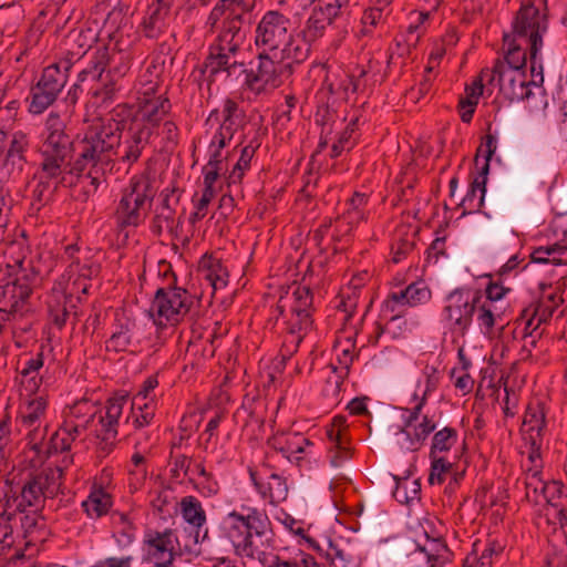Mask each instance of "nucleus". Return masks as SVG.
Instances as JSON below:
<instances>
[{
	"mask_svg": "<svg viewBox=\"0 0 567 567\" xmlns=\"http://www.w3.org/2000/svg\"><path fill=\"white\" fill-rule=\"evenodd\" d=\"M432 468L429 476V483L433 484H443L447 476L451 477V481L454 483H458V481L464 476L465 471L462 472L454 471V463H431Z\"/></svg>",
	"mask_w": 567,
	"mask_h": 567,
	"instance_id": "54",
	"label": "nucleus"
},
{
	"mask_svg": "<svg viewBox=\"0 0 567 567\" xmlns=\"http://www.w3.org/2000/svg\"><path fill=\"white\" fill-rule=\"evenodd\" d=\"M341 17V0H316L301 30L305 31L306 38L316 43L326 35L329 28L338 27Z\"/></svg>",
	"mask_w": 567,
	"mask_h": 567,
	"instance_id": "14",
	"label": "nucleus"
},
{
	"mask_svg": "<svg viewBox=\"0 0 567 567\" xmlns=\"http://www.w3.org/2000/svg\"><path fill=\"white\" fill-rule=\"evenodd\" d=\"M240 50L234 47L215 41L208 47V54L204 60V71H208L209 78L214 79L219 73H226L227 78L233 76L239 71L243 73L244 62H238L235 58Z\"/></svg>",
	"mask_w": 567,
	"mask_h": 567,
	"instance_id": "20",
	"label": "nucleus"
},
{
	"mask_svg": "<svg viewBox=\"0 0 567 567\" xmlns=\"http://www.w3.org/2000/svg\"><path fill=\"white\" fill-rule=\"evenodd\" d=\"M78 436L79 434L69 431L68 425L63 423V425L51 436L45 450H43V444L41 443V457H38L37 460L49 458L59 452L62 453L70 451L72 442Z\"/></svg>",
	"mask_w": 567,
	"mask_h": 567,
	"instance_id": "43",
	"label": "nucleus"
},
{
	"mask_svg": "<svg viewBox=\"0 0 567 567\" xmlns=\"http://www.w3.org/2000/svg\"><path fill=\"white\" fill-rule=\"evenodd\" d=\"M29 252V247L25 246L23 241L10 243L6 255L10 258L11 261H9L6 267H10V270L12 271H18L22 268H27L28 266L25 265H31L34 270H40L33 258H28Z\"/></svg>",
	"mask_w": 567,
	"mask_h": 567,
	"instance_id": "47",
	"label": "nucleus"
},
{
	"mask_svg": "<svg viewBox=\"0 0 567 567\" xmlns=\"http://www.w3.org/2000/svg\"><path fill=\"white\" fill-rule=\"evenodd\" d=\"M105 54H101L99 47L91 53L87 66L83 68L78 74V81L85 85L87 84H97L99 82L104 83L106 81V76L103 78L105 72L104 61Z\"/></svg>",
	"mask_w": 567,
	"mask_h": 567,
	"instance_id": "44",
	"label": "nucleus"
},
{
	"mask_svg": "<svg viewBox=\"0 0 567 567\" xmlns=\"http://www.w3.org/2000/svg\"><path fill=\"white\" fill-rule=\"evenodd\" d=\"M132 424L135 429H142L151 424L155 416L156 402L155 401H141L134 404L132 401Z\"/></svg>",
	"mask_w": 567,
	"mask_h": 567,
	"instance_id": "51",
	"label": "nucleus"
},
{
	"mask_svg": "<svg viewBox=\"0 0 567 567\" xmlns=\"http://www.w3.org/2000/svg\"><path fill=\"white\" fill-rule=\"evenodd\" d=\"M432 292L424 281H415L410 284L400 292H392L383 302V312L394 313L398 306L416 307L424 305L431 300Z\"/></svg>",
	"mask_w": 567,
	"mask_h": 567,
	"instance_id": "26",
	"label": "nucleus"
},
{
	"mask_svg": "<svg viewBox=\"0 0 567 567\" xmlns=\"http://www.w3.org/2000/svg\"><path fill=\"white\" fill-rule=\"evenodd\" d=\"M167 287L158 288L155 292L152 309L157 315L155 321L159 326H176L189 312L194 303L193 296L184 288L177 287L176 277Z\"/></svg>",
	"mask_w": 567,
	"mask_h": 567,
	"instance_id": "8",
	"label": "nucleus"
},
{
	"mask_svg": "<svg viewBox=\"0 0 567 567\" xmlns=\"http://www.w3.org/2000/svg\"><path fill=\"white\" fill-rule=\"evenodd\" d=\"M313 296L311 289L307 286H297L291 296L280 297L276 309L279 316L286 317V312H290L288 321L303 326V328H311L312 311H313Z\"/></svg>",
	"mask_w": 567,
	"mask_h": 567,
	"instance_id": "18",
	"label": "nucleus"
},
{
	"mask_svg": "<svg viewBox=\"0 0 567 567\" xmlns=\"http://www.w3.org/2000/svg\"><path fill=\"white\" fill-rule=\"evenodd\" d=\"M135 321L125 316L124 312H116L111 337L106 340L107 351L123 352L128 349L133 340Z\"/></svg>",
	"mask_w": 567,
	"mask_h": 567,
	"instance_id": "30",
	"label": "nucleus"
},
{
	"mask_svg": "<svg viewBox=\"0 0 567 567\" xmlns=\"http://www.w3.org/2000/svg\"><path fill=\"white\" fill-rule=\"evenodd\" d=\"M369 197L364 193L355 192L347 202V210L342 214L350 225H359L367 218Z\"/></svg>",
	"mask_w": 567,
	"mask_h": 567,
	"instance_id": "50",
	"label": "nucleus"
},
{
	"mask_svg": "<svg viewBox=\"0 0 567 567\" xmlns=\"http://www.w3.org/2000/svg\"><path fill=\"white\" fill-rule=\"evenodd\" d=\"M513 30L508 35L523 40L528 47L543 48V35L548 30L546 0H527L522 3L512 23Z\"/></svg>",
	"mask_w": 567,
	"mask_h": 567,
	"instance_id": "7",
	"label": "nucleus"
},
{
	"mask_svg": "<svg viewBox=\"0 0 567 567\" xmlns=\"http://www.w3.org/2000/svg\"><path fill=\"white\" fill-rule=\"evenodd\" d=\"M223 121L220 123L241 127L245 122V112L237 101L231 97L225 99L223 103Z\"/></svg>",
	"mask_w": 567,
	"mask_h": 567,
	"instance_id": "58",
	"label": "nucleus"
},
{
	"mask_svg": "<svg viewBox=\"0 0 567 567\" xmlns=\"http://www.w3.org/2000/svg\"><path fill=\"white\" fill-rule=\"evenodd\" d=\"M305 31H293L290 33V40L287 41L284 47H281L279 54L275 55L276 58H280L281 61H290L292 63H302L305 62L310 53L311 47L315 43L308 37H305Z\"/></svg>",
	"mask_w": 567,
	"mask_h": 567,
	"instance_id": "31",
	"label": "nucleus"
},
{
	"mask_svg": "<svg viewBox=\"0 0 567 567\" xmlns=\"http://www.w3.org/2000/svg\"><path fill=\"white\" fill-rule=\"evenodd\" d=\"M131 109L117 105L111 112V117L86 130V140L81 146V156L76 167L110 166L112 172L123 168L128 174L146 150L152 136L148 125L132 120Z\"/></svg>",
	"mask_w": 567,
	"mask_h": 567,
	"instance_id": "1",
	"label": "nucleus"
},
{
	"mask_svg": "<svg viewBox=\"0 0 567 567\" xmlns=\"http://www.w3.org/2000/svg\"><path fill=\"white\" fill-rule=\"evenodd\" d=\"M486 193V186H484V182L480 179L472 181L470 189L467 190L466 195L462 199L461 205L465 209H480L483 206L484 197Z\"/></svg>",
	"mask_w": 567,
	"mask_h": 567,
	"instance_id": "59",
	"label": "nucleus"
},
{
	"mask_svg": "<svg viewBox=\"0 0 567 567\" xmlns=\"http://www.w3.org/2000/svg\"><path fill=\"white\" fill-rule=\"evenodd\" d=\"M540 473L539 468H528L526 471L525 499L534 506L542 504V495L547 486V482L540 477Z\"/></svg>",
	"mask_w": 567,
	"mask_h": 567,
	"instance_id": "46",
	"label": "nucleus"
},
{
	"mask_svg": "<svg viewBox=\"0 0 567 567\" xmlns=\"http://www.w3.org/2000/svg\"><path fill=\"white\" fill-rule=\"evenodd\" d=\"M259 146L260 142L258 141L257 137H255L249 142L248 145L243 147L239 159L237 161L236 165L233 167L228 176L229 184H236L241 182L245 172L250 168V162Z\"/></svg>",
	"mask_w": 567,
	"mask_h": 567,
	"instance_id": "48",
	"label": "nucleus"
},
{
	"mask_svg": "<svg viewBox=\"0 0 567 567\" xmlns=\"http://www.w3.org/2000/svg\"><path fill=\"white\" fill-rule=\"evenodd\" d=\"M43 346H41L40 351L22 363L20 374H21V383L24 384L28 382V390L30 392H34L38 390L40 384V379L38 378L39 370L43 367Z\"/></svg>",
	"mask_w": 567,
	"mask_h": 567,
	"instance_id": "49",
	"label": "nucleus"
},
{
	"mask_svg": "<svg viewBox=\"0 0 567 567\" xmlns=\"http://www.w3.org/2000/svg\"><path fill=\"white\" fill-rule=\"evenodd\" d=\"M413 471L414 465L411 464L402 476L390 474L395 482L393 497L401 504H410L421 498V480L419 477L411 480Z\"/></svg>",
	"mask_w": 567,
	"mask_h": 567,
	"instance_id": "35",
	"label": "nucleus"
},
{
	"mask_svg": "<svg viewBox=\"0 0 567 567\" xmlns=\"http://www.w3.org/2000/svg\"><path fill=\"white\" fill-rule=\"evenodd\" d=\"M64 256L70 261L68 266L69 278L74 277L73 289L86 295L91 287L87 281L96 278L101 272V265L94 258L92 250L71 244L64 247Z\"/></svg>",
	"mask_w": 567,
	"mask_h": 567,
	"instance_id": "13",
	"label": "nucleus"
},
{
	"mask_svg": "<svg viewBox=\"0 0 567 567\" xmlns=\"http://www.w3.org/2000/svg\"><path fill=\"white\" fill-rule=\"evenodd\" d=\"M326 558L330 561L331 567H352L353 557L344 549L340 548L337 543L329 539L328 549L324 553Z\"/></svg>",
	"mask_w": 567,
	"mask_h": 567,
	"instance_id": "60",
	"label": "nucleus"
},
{
	"mask_svg": "<svg viewBox=\"0 0 567 567\" xmlns=\"http://www.w3.org/2000/svg\"><path fill=\"white\" fill-rule=\"evenodd\" d=\"M47 404L43 396H37L29 401L20 413L22 425L30 429L25 436L23 461H37L38 457H41L40 446L45 436V429L40 426V420L45 413Z\"/></svg>",
	"mask_w": 567,
	"mask_h": 567,
	"instance_id": "15",
	"label": "nucleus"
},
{
	"mask_svg": "<svg viewBox=\"0 0 567 567\" xmlns=\"http://www.w3.org/2000/svg\"><path fill=\"white\" fill-rule=\"evenodd\" d=\"M496 72L498 73L499 92L506 100L514 102L530 97L533 84L527 79L526 71L511 69L506 63H499Z\"/></svg>",
	"mask_w": 567,
	"mask_h": 567,
	"instance_id": "22",
	"label": "nucleus"
},
{
	"mask_svg": "<svg viewBox=\"0 0 567 567\" xmlns=\"http://www.w3.org/2000/svg\"><path fill=\"white\" fill-rule=\"evenodd\" d=\"M228 519L226 535L236 554L252 558L255 554L265 553L264 545L265 540H268L266 536L270 530V522L266 514L256 508L246 516L234 511L229 513Z\"/></svg>",
	"mask_w": 567,
	"mask_h": 567,
	"instance_id": "4",
	"label": "nucleus"
},
{
	"mask_svg": "<svg viewBox=\"0 0 567 567\" xmlns=\"http://www.w3.org/2000/svg\"><path fill=\"white\" fill-rule=\"evenodd\" d=\"M546 426V413L544 404L539 401L528 404L523 421L524 431L529 437L528 461L542 458L540 442L542 433Z\"/></svg>",
	"mask_w": 567,
	"mask_h": 567,
	"instance_id": "24",
	"label": "nucleus"
},
{
	"mask_svg": "<svg viewBox=\"0 0 567 567\" xmlns=\"http://www.w3.org/2000/svg\"><path fill=\"white\" fill-rule=\"evenodd\" d=\"M530 259L536 264L563 265L567 262V246L558 243L533 248Z\"/></svg>",
	"mask_w": 567,
	"mask_h": 567,
	"instance_id": "45",
	"label": "nucleus"
},
{
	"mask_svg": "<svg viewBox=\"0 0 567 567\" xmlns=\"http://www.w3.org/2000/svg\"><path fill=\"white\" fill-rule=\"evenodd\" d=\"M248 472L255 488L264 499L277 505L287 498V477L278 474L270 463L250 466Z\"/></svg>",
	"mask_w": 567,
	"mask_h": 567,
	"instance_id": "16",
	"label": "nucleus"
},
{
	"mask_svg": "<svg viewBox=\"0 0 567 567\" xmlns=\"http://www.w3.org/2000/svg\"><path fill=\"white\" fill-rule=\"evenodd\" d=\"M126 403L127 395L110 398L104 406L99 403V411L94 416L90 432L96 437L116 440L118 420Z\"/></svg>",
	"mask_w": 567,
	"mask_h": 567,
	"instance_id": "19",
	"label": "nucleus"
},
{
	"mask_svg": "<svg viewBox=\"0 0 567 567\" xmlns=\"http://www.w3.org/2000/svg\"><path fill=\"white\" fill-rule=\"evenodd\" d=\"M542 496V503H545L547 506L550 507H556L558 503H563L567 499V494L565 493L564 484L559 481L547 482V486Z\"/></svg>",
	"mask_w": 567,
	"mask_h": 567,
	"instance_id": "63",
	"label": "nucleus"
},
{
	"mask_svg": "<svg viewBox=\"0 0 567 567\" xmlns=\"http://www.w3.org/2000/svg\"><path fill=\"white\" fill-rule=\"evenodd\" d=\"M190 434H181L178 441L172 444L171 457L175 461H192L200 458L199 454L192 452V444L188 442Z\"/></svg>",
	"mask_w": 567,
	"mask_h": 567,
	"instance_id": "61",
	"label": "nucleus"
},
{
	"mask_svg": "<svg viewBox=\"0 0 567 567\" xmlns=\"http://www.w3.org/2000/svg\"><path fill=\"white\" fill-rule=\"evenodd\" d=\"M18 271L0 269V309L10 313L24 310L33 290L41 284V270L27 265Z\"/></svg>",
	"mask_w": 567,
	"mask_h": 567,
	"instance_id": "6",
	"label": "nucleus"
},
{
	"mask_svg": "<svg viewBox=\"0 0 567 567\" xmlns=\"http://www.w3.org/2000/svg\"><path fill=\"white\" fill-rule=\"evenodd\" d=\"M30 148V137L22 131H16L8 137L3 166L9 175H21L28 163L27 153Z\"/></svg>",
	"mask_w": 567,
	"mask_h": 567,
	"instance_id": "27",
	"label": "nucleus"
},
{
	"mask_svg": "<svg viewBox=\"0 0 567 567\" xmlns=\"http://www.w3.org/2000/svg\"><path fill=\"white\" fill-rule=\"evenodd\" d=\"M267 567H321L316 558L307 553L300 551L299 558L281 559L280 556H274L271 563Z\"/></svg>",
	"mask_w": 567,
	"mask_h": 567,
	"instance_id": "62",
	"label": "nucleus"
},
{
	"mask_svg": "<svg viewBox=\"0 0 567 567\" xmlns=\"http://www.w3.org/2000/svg\"><path fill=\"white\" fill-rule=\"evenodd\" d=\"M156 196L154 181L147 174L134 175L122 190L114 210V219L120 229L140 226Z\"/></svg>",
	"mask_w": 567,
	"mask_h": 567,
	"instance_id": "5",
	"label": "nucleus"
},
{
	"mask_svg": "<svg viewBox=\"0 0 567 567\" xmlns=\"http://www.w3.org/2000/svg\"><path fill=\"white\" fill-rule=\"evenodd\" d=\"M140 123L152 126L158 125L163 118L169 113L172 104L164 94L158 95L155 100L138 102Z\"/></svg>",
	"mask_w": 567,
	"mask_h": 567,
	"instance_id": "37",
	"label": "nucleus"
},
{
	"mask_svg": "<svg viewBox=\"0 0 567 567\" xmlns=\"http://www.w3.org/2000/svg\"><path fill=\"white\" fill-rule=\"evenodd\" d=\"M91 33L87 31H71L66 37L68 50L63 60L59 63L62 68L70 71L71 66L80 61L91 50Z\"/></svg>",
	"mask_w": 567,
	"mask_h": 567,
	"instance_id": "32",
	"label": "nucleus"
},
{
	"mask_svg": "<svg viewBox=\"0 0 567 567\" xmlns=\"http://www.w3.org/2000/svg\"><path fill=\"white\" fill-rule=\"evenodd\" d=\"M178 223L179 220L176 221V212L157 208L152 220V233L156 236H161L164 230L172 234Z\"/></svg>",
	"mask_w": 567,
	"mask_h": 567,
	"instance_id": "53",
	"label": "nucleus"
},
{
	"mask_svg": "<svg viewBox=\"0 0 567 567\" xmlns=\"http://www.w3.org/2000/svg\"><path fill=\"white\" fill-rule=\"evenodd\" d=\"M494 306L491 301H480L476 307L477 311V324L482 333L491 336L496 322V315L494 313Z\"/></svg>",
	"mask_w": 567,
	"mask_h": 567,
	"instance_id": "56",
	"label": "nucleus"
},
{
	"mask_svg": "<svg viewBox=\"0 0 567 567\" xmlns=\"http://www.w3.org/2000/svg\"><path fill=\"white\" fill-rule=\"evenodd\" d=\"M383 9L378 6L365 9L361 17L362 28L359 31L360 37L370 35L383 17Z\"/></svg>",
	"mask_w": 567,
	"mask_h": 567,
	"instance_id": "64",
	"label": "nucleus"
},
{
	"mask_svg": "<svg viewBox=\"0 0 567 567\" xmlns=\"http://www.w3.org/2000/svg\"><path fill=\"white\" fill-rule=\"evenodd\" d=\"M199 274L209 282L214 290L223 289L228 284V271L221 259L213 255H204L199 260Z\"/></svg>",
	"mask_w": 567,
	"mask_h": 567,
	"instance_id": "36",
	"label": "nucleus"
},
{
	"mask_svg": "<svg viewBox=\"0 0 567 567\" xmlns=\"http://www.w3.org/2000/svg\"><path fill=\"white\" fill-rule=\"evenodd\" d=\"M248 12H235L229 11V14L223 20L221 29L215 41L221 42L224 44L231 45L234 49L240 50L245 34L243 33V24L245 14Z\"/></svg>",
	"mask_w": 567,
	"mask_h": 567,
	"instance_id": "34",
	"label": "nucleus"
},
{
	"mask_svg": "<svg viewBox=\"0 0 567 567\" xmlns=\"http://www.w3.org/2000/svg\"><path fill=\"white\" fill-rule=\"evenodd\" d=\"M112 504V496L101 485L93 484L87 498L82 503V507L90 518H100L109 513Z\"/></svg>",
	"mask_w": 567,
	"mask_h": 567,
	"instance_id": "39",
	"label": "nucleus"
},
{
	"mask_svg": "<svg viewBox=\"0 0 567 567\" xmlns=\"http://www.w3.org/2000/svg\"><path fill=\"white\" fill-rule=\"evenodd\" d=\"M346 417L334 416L327 435L331 442V461H347L355 456V449L351 445L346 432Z\"/></svg>",
	"mask_w": 567,
	"mask_h": 567,
	"instance_id": "28",
	"label": "nucleus"
},
{
	"mask_svg": "<svg viewBox=\"0 0 567 567\" xmlns=\"http://www.w3.org/2000/svg\"><path fill=\"white\" fill-rule=\"evenodd\" d=\"M415 248V234L398 236L391 244L392 261L399 264L404 260Z\"/></svg>",
	"mask_w": 567,
	"mask_h": 567,
	"instance_id": "55",
	"label": "nucleus"
},
{
	"mask_svg": "<svg viewBox=\"0 0 567 567\" xmlns=\"http://www.w3.org/2000/svg\"><path fill=\"white\" fill-rule=\"evenodd\" d=\"M99 411V403L86 399L76 401L72 406L64 420L69 431L81 434L84 431H90L94 416Z\"/></svg>",
	"mask_w": 567,
	"mask_h": 567,
	"instance_id": "29",
	"label": "nucleus"
},
{
	"mask_svg": "<svg viewBox=\"0 0 567 567\" xmlns=\"http://www.w3.org/2000/svg\"><path fill=\"white\" fill-rule=\"evenodd\" d=\"M99 50L101 54L106 55L103 63L106 71V81L99 87L92 85L87 90L93 97L101 99L105 103L113 101L116 93L123 89L121 80L130 71L132 58L126 51L106 45L99 47Z\"/></svg>",
	"mask_w": 567,
	"mask_h": 567,
	"instance_id": "11",
	"label": "nucleus"
},
{
	"mask_svg": "<svg viewBox=\"0 0 567 567\" xmlns=\"http://www.w3.org/2000/svg\"><path fill=\"white\" fill-rule=\"evenodd\" d=\"M171 11L157 3L147 8L142 22V32L148 39H157L166 29V20Z\"/></svg>",
	"mask_w": 567,
	"mask_h": 567,
	"instance_id": "38",
	"label": "nucleus"
},
{
	"mask_svg": "<svg viewBox=\"0 0 567 567\" xmlns=\"http://www.w3.org/2000/svg\"><path fill=\"white\" fill-rule=\"evenodd\" d=\"M33 179L37 181L31 190V209L34 212H40L50 204L61 187L72 188L79 181L62 173L60 177H48L44 172H40V167Z\"/></svg>",
	"mask_w": 567,
	"mask_h": 567,
	"instance_id": "21",
	"label": "nucleus"
},
{
	"mask_svg": "<svg viewBox=\"0 0 567 567\" xmlns=\"http://www.w3.org/2000/svg\"><path fill=\"white\" fill-rule=\"evenodd\" d=\"M69 79V72L60 63H52L43 69L39 80L30 87L29 112L42 114L58 99Z\"/></svg>",
	"mask_w": 567,
	"mask_h": 567,
	"instance_id": "9",
	"label": "nucleus"
},
{
	"mask_svg": "<svg viewBox=\"0 0 567 567\" xmlns=\"http://www.w3.org/2000/svg\"><path fill=\"white\" fill-rule=\"evenodd\" d=\"M173 532L172 529H165L164 532H148L145 535L144 544L147 546L146 555L143 557L144 563H150L153 559L161 561L159 559L164 554L167 553V558L172 554L175 558V548L173 545Z\"/></svg>",
	"mask_w": 567,
	"mask_h": 567,
	"instance_id": "33",
	"label": "nucleus"
},
{
	"mask_svg": "<svg viewBox=\"0 0 567 567\" xmlns=\"http://www.w3.org/2000/svg\"><path fill=\"white\" fill-rule=\"evenodd\" d=\"M458 442V433L454 427L445 426L434 433L431 443L430 456L432 461H445V456L437 457L439 454H446Z\"/></svg>",
	"mask_w": 567,
	"mask_h": 567,
	"instance_id": "41",
	"label": "nucleus"
},
{
	"mask_svg": "<svg viewBox=\"0 0 567 567\" xmlns=\"http://www.w3.org/2000/svg\"><path fill=\"white\" fill-rule=\"evenodd\" d=\"M86 140V133L80 140L75 138L68 130L66 124L58 113H50L45 121L44 138L40 146V172L48 177H60L68 174L80 179L84 172L91 167L85 165L76 167L81 156V146Z\"/></svg>",
	"mask_w": 567,
	"mask_h": 567,
	"instance_id": "2",
	"label": "nucleus"
},
{
	"mask_svg": "<svg viewBox=\"0 0 567 567\" xmlns=\"http://www.w3.org/2000/svg\"><path fill=\"white\" fill-rule=\"evenodd\" d=\"M257 69L247 70L245 66L244 84L252 92H262L268 84H275L277 79V64L281 62L280 58L274 56L271 52L259 50Z\"/></svg>",
	"mask_w": 567,
	"mask_h": 567,
	"instance_id": "23",
	"label": "nucleus"
},
{
	"mask_svg": "<svg viewBox=\"0 0 567 567\" xmlns=\"http://www.w3.org/2000/svg\"><path fill=\"white\" fill-rule=\"evenodd\" d=\"M481 299V291H472L465 288H457L447 296L443 313L451 322L454 331L462 336L468 331Z\"/></svg>",
	"mask_w": 567,
	"mask_h": 567,
	"instance_id": "12",
	"label": "nucleus"
},
{
	"mask_svg": "<svg viewBox=\"0 0 567 567\" xmlns=\"http://www.w3.org/2000/svg\"><path fill=\"white\" fill-rule=\"evenodd\" d=\"M41 511L34 508L33 512L21 516L20 523L23 530L24 546L14 553L13 560L34 557L50 536L47 520Z\"/></svg>",
	"mask_w": 567,
	"mask_h": 567,
	"instance_id": "17",
	"label": "nucleus"
},
{
	"mask_svg": "<svg viewBox=\"0 0 567 567\" xmlns=\"http://www.w3.org/2000/svg\"><path fill=\"white\" fill-rule=\"evenodd\" d=\"M181 505L183 517L187 523L196 527H200L205 523V512L196 497L186 496L182 499Z\"/></svg>",
	"mask_w": 567,
	"mask_h": 567,
	"instance_id": "52",
	"label": "nucleus"
},
{
	"mask_svg": "<svg viewBox=\"0 0 567 567\" xmlns=\"http://www.w3.org/2000/svg\"><path fill=\"white\" fill-rule=\"evenodd\" d=\"M291 19L279 10H268L264 13L255 29V45L258 50L271 52L275 55L290 40Z\"/></svg>",
	"mask_w": 567,
	"mask_h": 567,
	"instance_id": "10",
	"label": "nucleus"
},
{
	"mask_svg": "<svg viewBox=\"0 0 567 567\" xmlns=\"http://www.w3.org/2000/svg\"><path fill=\"white\" fill-rule=\"evenodd\" d=\"M63 468L49 467L40 472L32 471L30 467L12 466V470L6 475V484L17 502V509L24 513L33 507L42 509L47 498H54L62 486Z\"/></svg>",
	"mask_w": 567,
	"mask_h": 567,
	"instance_id": "3",
	"label": "nucleus"
},
{
	"mask_svg": "<svg viewBox=\"0 0 567 567\" xmlns=\"http://www.w3.org/2000/svg\"><path fill=\"white\" fill-rule=\"evenodd\" d=\"M435 427V422L427 415H424L422 421L414 426L413 435L405 427H402L400 433L405 437V443L402 446L409 451H417Z\"/></svg>",
	"mask_w": 567,
	"mask_h": 567,
	"instance_id": "42",
	"label": "nucleus"
},
{
	"mask_svg": "<svg viewBox=\"0 0 567 567\" xmlns=\"http://www.w3.org/2000/svg\"><path fill=\"white\" fill-rule=\"evenodd\" d=\"M503 42L507 47V51L502 62L506 63L511 69L525 71L528 45L523 40H517L507 33L504 34Z\"/></svg>",
	"mask_w": 567,
	"mask_h": 567,
	"instance_id": "40",
	"label": "nucleus"
},
{
	"mask_svg": "<svg viewBox=\"0 0 567 567\" xmlns=\"http://www.w3.org/2000/svg\"><path fill=\"white\" fill-rule=\"evenodd\" d=\"M269 445L287 461H302L310 456L313 443L301 433L279 434L269 440Z\"/></svg>",
	"mask_w": 567,
	"mask_h": 567,
	"instance_id": "25",
	"label": "nucleus"
},
{
	"mask_svg": "<svg viewBox=\"0 0 567 567\" xmlns=\"http://www.w3.org/2000/svg\"><path fill=\"white\" fill-rule=\"evenodd\" d=\"M310 329L303 328L301 324L293 327V322L287 321V333L282 342V351L287 354L293 353Z\"/></svg>",
	"mask_w": 567,
	"mask_h": 567,
	"instance_id": "57",
	"label": "nucleus"
}]
</instances>
